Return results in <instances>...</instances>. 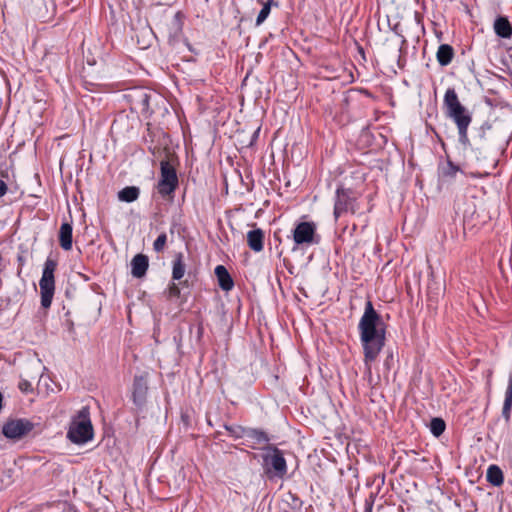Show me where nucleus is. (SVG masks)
<instances>
[{
	"mask_svg": "<svg viewBox=\"0 0 512 512\" xmlns=\"http://www.w3.org/2000/svg\"><path fill=\"white\" fill-rule=\"evenodd\" d=\"M247 245L254 252H261L264 248V232L260 228H255L247 233Z\"/></svg>",
	"mask_w": 512,
	"mask_h": 512,
	"instance_id": "obj_15",
	"label": "nucleus"
},
{
	"mask_svg": "<svg viewBox=\"0 0 512 512\" xmlns=\"http://www.w3.org/2000/svg\"><path fill=\"white\" fill-rule=\"evenodd\" d=\"M446 428L445 421L442 418L435 417L430 422V431L435 437L441 436Z\"/></svg>",
	"mask_w": 512,
	"mask_h": 512,
	"instance_id": "obj_24",
	"label": "nucleus"
},
{
	"mask_svg": "<svg viewBox=\"0 0 512 512\" xmlns=\"http://www.w3.org/2000/svg\"><path fill=\"white\" fill-rule=\"evenodd\" d=\"M447 169L444 171V175L453 177L459 171V167L453 162L448 161Z\"/></svg>",
	"mask_w": 512,
	"mask_h": 512,
	"instance_id": "obj_31",
	"label": "nucleus"
},
{
	"mask_svg": "<svg viewBox=\"0 0 512 512\" xmlns=\"http://www.w3.org/2000/svg\"><path fill=\"white\" fill-rule=\"evenodd\" d=\"M486 479L491 485L499 487L504 482L503 472L497 465H490L487 469Z\"/></svg>",
	"mask_w": 512,
	"mask_h": 512,
	"instance_id": "obj_22",
	"label": "nucleus"
},
{
	"mask_svg": "<svg viewBox=\"0 0 512 512\" xmlns=\"http://www.w3.org/2000/svg\"><path fill=\"white\" fill-rule=\"evenodd\" d=\"M140 189L136 186H127L118 192V199L122 202L131 203L139 198Z\"/></svg>",
	"mask_w": 512,
	"mask_h": 512,
	"instance_id": "obj_23",
	"label": "nucleus"
},
{
	"mask_svg": "<svg viewBox=\"0 0 512 512\" xmlns=\"http://www.w3.org/2000/svg\"><path fill=\"white\" fill-rule=\"evenodd\" d=\"M365 364L376 360L385 345V325L381 316L368 300L358 324Z\"/></svg>",
	"mask_w": 512,
	"mask_h": 512,
	"instance_id": "obj_1",
	"label": "nucleus"
},
{
	"mask_svg": "<svg viewBox=\"0 0 512 512\" xmlns=\"http://www.w3.org/2000/svg\"><path fill=\"white\" fill-rule=\"evenodd\" d=\"M294 246L292 251L299 248H307L320 243V236L317 234V226L314 222H299L292 230Z\"/></svg>",
	"mask_w": 512,
	"mask_h": 512,
	"instance_id": "obj_8",
	"label": "nucleus"
},
{
	"mask_svg": "<svg viewBox=\"0 0 512 512\" xmlns=\"http://www.w3.org/2000/svg\"><path fill=\"white\" fill-rule=\"evenodd\" d=\"M172 264V279L180 281L186 272V264L182 252L175 254Z\"/></svg>",
	"mask_w": 512,
	"mask_h": 512,
	"instance_id": "obj_18",
	"label": "nucleus"
},
{
	"mask_svg": "<svg viewBox=\"0 0 512 512\" xmlns=\"http://www.w3.org/2000/svg\"><path fill=\"white\" fill-rule=\"evenodd\" d=\"M179 187V179L176 168L170 160L160 162V177L156 184V190L162 199L172 202L175 192Z\"/></svg>",
	"mask_w": 512,
	"mask_h": 512,
	"instance_id": "obj_4",
	"label": "nucleus"
},
{
	"mask_svg": "<svg viewBox=\"0 0 512 512\" xmlns=\"http://www.w3.org/2000/svg\"><path fill=\"white\" fill-rule=\"evenodd\" d=\"M490 129H491V126L488 124H484L481 126L479 134H478V138L481 142H486L488 140L486 132L489 131Z\"/></svg>",
	"mask_w": 512,
	"mask_h": 512,
	"instance_id": "obj_32",
	"label": "nucleus"
},
{
	"mask_svg": "<svg viewBox=\"0 0 512 512\" xmlns=\"http://www.w3.org/2000/svg\"><path fill=\"white\" fill-rule=\"evenodd\" d=\"M443 104L446 109V116L454 121L458 129L459 142L464 147L470 146L468 127L472 122V116L458 98L454 88H448L445 92Z\"/></svg>",
	"mask_w": 512,
	"mask_h": 512,
	"instance_id": "obj_2",
	"label": "nucleus"
},
{
	"mask_svg": "<svg viewBox=\"0 0 512 512\" xmlns=\"http://www.w3.org/2000/svg\"><path fill=\"white\" fill-rule=\"evenodd\" d=\"M244 440L250 447L255 448L256 444L269 443L270 438L261 429L246 428Z\"/></svg>",
	"mask_w": 512,
	"mask_h": 512,
	"instance_id": "obj_14",
	"label": "nucleus"
},
{
	"mask_svg": "<svg viewBox=\"0 0 512 512\" xmlns=\"http://www.w3.org/2000/svg\"><path fill=\"white\" fill-rule=\"evenodd\" d=\"M34 424L27 419H11L2 428L3 435L12 440H18L30 433Z\"/></svg>",
	"mask_w": 512,
	"mask_h": 512,
	"instance_id": "obj_10",
	"label": "nucleus"
},
{
	"mask_svg": "<svg viewBox=\"0 0 512 512\" xmlns=\"http://www.w3.org/2000/svg\"><path fill=\"white\" fill-rule=\"evenodd\" d=\"M128 98L133 109L142 114H152L154 110L151 102L159 99V96L145 88H135L128 94Z\"/></svg>",
	"mask_w": 512,
	"mask_h": 512,
	"instance_id": "obj_9",
	"label": "nucleus"
},
{
	"mask_svg": "<svg viewBox=\"0 0 512 512\" xmlns=\"http://www.w3.org/2000/svg\"><path fill=\"white\" fill-rule=\"evenodd\" d=\"M512 409V373L509 374L508 385L505 391V398L502 407V416L506 422L510 421Z\"/></svg>",
	"mask_w": 512,
	"mask_h": 512,
	"instance_id": "obj_20",
	"label": "nucleus"
},
{
	"mask_svg": "<svg viewBox=\"0 0 512 512\" xmlns=\"http://www.w3.org/2000/svg\"><path fill=\"white\" fill-rule=\"evenodd\" d=\"M360 205L355 193L349 189L339 186L335 192L334 211L335 220L341 216L350 213L355 215L359 213Z\"/></svg>",
	"mask_w": 512,
	"mask_h": 512,
	"instance_id": "obj_7",
	"label": "nucleus"
},
{
	"mask_svg": "<svg viewBox=\"0 0 512 512\" xmlns=\"http://www.w3.org/2000/svg\"><path fill=\"white\" fill-rule=\"evenodd\" d=\"M436 58L441 66L449 65L454 58V49L449 44H441L438 47Z\"/></svg>",
	"mask_w": 512,
	"mask_h": 512,
	"instance_id": "obj_19",
	"label": "nucleus"
},
{
	"mask_svg": "<svg viewBox=\"0 0 512 512\" xmlns=\"http://www.w3.org/2000/svg\"><path fill=\"white\" fill-rule=\"evenodd\" d=\"M263 458V469L269 479H283L287 474V463L283 451L276 446L268 445Z\"/></svg>",
	"mask_w": 512,
	"mask_h": 512,
	"instance_id": "obj_5",
	"label": "nucleus"
},
{
	"mask_svg": "<svg viewBox=\"0 0 512 512\" xmlns=\"http://www.w3.org/2000/svg\"><path fill=\"white\" fill-rule=\"evenodd\" d=\"M18 388L23 392V393H30L33 391V386H32V383L27 380V379H21L19 381V384H18Z\"/></svg>",
	"mask_w": 512,
	"mask_h": 512,
	"instance_id": "obj_30",
	"label": "nucleus"
},
{
	"mask_svg": "<svg viewBox=\"0 0 512 512\" xmlns=\"http://www.w3.org/2000/svg\"><path fill=\"white\" fill-rule=\"evenodd\" d=\"M169 43H174L181 34V24L176 17L170 23Z\"/></svg>",
	"mask_w": 512,
	"mask_h": 512,
	"instance_id": "obj_26",
	"label": "nucleus"
},
{
	"mask_svg": "<svg viewBox=\"0 0 512 512\" xmlns=\"http://www.w3.org/2000/svg\"><path fill=\"white\" fill-rule=\"evenodd\" d=\"M57 268V261L47 258L44 263L42 277L39 281L41 306L48 309L51 306L52 299L55 292V277L54 273Z\"/></svg>",
	"mask_w": 512,
	"mask_h": 512,
	"instance_id": "obj_6",
	"label": "nucleus"
},
{
	"mask_svg": "<svg viewBox=\"0 0 512 512\" xmlns=\"http://www.w3.org/2000/svg\"><path fill=\"white\" fill-rule=\"evenodd\" d=\"M7 192V185L3 180H0V197L4 196Z\"/></svg>",
	"mask_w": 512,
	"mask_h": 512,
	"instance_id": "obj_33",
	"label": "nucleus"
},
{
	"mask_svg": "<svg viewBox=\"0 0 512 512\" xmlns=\"http://www.w3.org/2000/svg\"><path fill=\"white\" fill-rule=\"evenodd\" d=\"M494 31L501 38H510L512 36V27L506 17H498L495 20Z\"/></svg>",
	"mask_w": 512,
	"mask_h": 512,
	"instance_id": "obj_21",
	"label": "nucleus"
},
{
	"mask_svg": "<svg viewBox=\"0 0 512 512\" xmlns=\"http://www.w3.org/2000/svg\"><path fill=\"white\" fill-rule=\"evenodd\" d=\"M149 267V259L144 254H137L131 261V274L135 278H142L146 275Z\"/></svg>",
	"mask_w": 512,
	"mask_h": 512,
	"instance_id": "obj_13",
	"label": "nucleus"
},
{
	"mask_svg": "<svg viewBox=\"0 0 512 512\" xmlns=\"http://www.w3.org/2000/svg\"><path fill=\"white\" fill-rule=\"evenodd\" d=\"M224 428L229 433V435L235 439H244L246 427H242L240 425H224Z\"/></svg>",
	"mask_w": 512,
	"mask_h": 512,
	"instance_id": "obj_25",
	"label": "nucleus"
},
{
	"mask_svg": "<svg viewBox=\"0 0 512 512\" xmlns=\"http://www.w3.org/2000/svg\"><path fill=\"white\" fill-rule=\"evenodd\" d=\"M215 275L218 279V284L220 288L224 291H230L234 287V281L229 274L228 270L223 265L216 266Z\"/></svg>",
	"mask_w": 512,
	"mask_h": 512,
	"instance_id": "obj_16",
	"label": "nucleus"
},
{
	"mask_svg": "<svg viewBox=\"0 0 512 512\" xmlns=\"http://www.w3.org/2000/svg\"><path fill=\"white\" fill-rule=\"evenodd\" d=\"M166 242H167V235H166V233L163 232L154 241L153 249L158 253L162 252L165 248Z\"/></svg>",
	"mask_w": 512,
	"mask_h": 512,
	"instance_id": "obj_29",
	"label": "nucleus"
},
{
	"mask_svg": "<svg viewBox=\"0 0 512 512\" xmlns=\"http://www.w3.org/2000/svg\"><path fill=\"white\" fill-rule=\"evenodd\" d=\"M67 437L75 444H84L93 438V426L87 406L82 407L71 420Z\"/></svg>",
	"mask_w": 512,
	"mask_h": 512,
	"instance_id": "obj_3",
	"label": "nucleus"
},
{
	"mask_svg": "<svg viewBox=\"0 0 512 512\" xmlns=\"http://www.w3.org/2000/svg\"><path fill=\"white\" fill-rule=\"evenodd\" d=\"M273 1L272 0H269L267 1L262 9L260 10L258 16H257V19H256V25L259 26L261 25L266 19L267 17L269 16L270 14V11H271V5H272Z\"/></svg>",
	"mask_w": 512,
	"mask_h": 512,
	"instance_id": "obj_28",
	"label": "nucleus"
},
{
	"mask_svg": "<svg viewBox=\"0 0 512 512\" xmlns=\"http://www.w3.org/2000/svg\"><path fill=\"white\" fill-rule=\"evenodd\" d=\"M147 381L143 376H135L133 381V402L134 404L141 408L144 406L147 397Z\"/></svg>",
	"mask_w": 512,
	"mask_h": 512,
	"instance_id": "obj_12",
	"label": "nucleus"
},
{
	"mask_svg": "<svg viewBox=\"0 0 512 512\" xmlns=\"http://www.w3.org/2000/svg\"><path fill=\"white\" fill-rule=\"evenodd\" d=\"M188 285V281L187 280H184L182 282H180L179 284H176V283H171L168 287V297L170 299H173V298H180L181 297V288L180 286H187Z\"/></svg>",
	"mask_w": 512,
	"mask_h": 512,
	"instance_id": "obj_27",
	"label": "nucleus"
},
{
	"mask_svg": "<svg viewBox=\"0 0 512 512\" xmlns=\"http://www.w3.org/2000/svg\"><path fill=\"white\" fill-rule=\"evenodd\" d=\"M484 148V145L483 144H480L479 147L475 148L474 151L476 152L477 155H481L482 154V149Z\"/></svg>",
	"mask_w": 512,
	"mask_h": 512,
	"instance_id": "obj_35",
	"label": "nucleus"
},
{
	"mask_svg": "<svg viewBox=\"0 0 512 512\" xmlns=\"http://www.w3.org/2000/svg\"><path fill=\"white\" fill-rule=\"evenodd\" d=\"M164 136V132L159 128H154L150 123H147L146 132L143 135V140L147 144L148 151L155 155L161 149L160 138Z\"/></svg>",
	"mask_w": 512,
	"mask_h": 512,
	"instance_id": "obj_11",
	"label": "nucleus"
},
{
	"mask_svg": "<svg viewBox=\"0 0 512 512\" xmlns=\"http://www.w3.org/2000/svg\"><path fill=\"white\" fill-rule=\"evenodd\" d=\"M373 502H366L365 512H372Z\"/></svg>",
	"mask_w": 512,
	"mask_h": 512,
	"instance_id": "obj_34",
	"label": "nucleus"
},
{
	"mask_svg": "<svg viewBox=\"0 0 512 512\" xmlns=\"http://www.w3.org/2000/svg\"><path fill=\"white\" fill-rule=\"evenodd\" d=\"M72 232L73 228L72 225L68 222H64L60 226L59 230V244L62 249L65 251H69L72 249Z\"/></svg>",
	"mask_w": 512,
	"mask_h": 512,
	"instance_id": "obj_17",
	"label": "nucleus"
}]
</instances>
